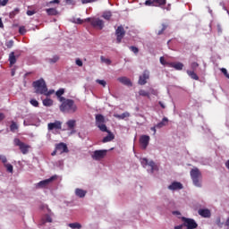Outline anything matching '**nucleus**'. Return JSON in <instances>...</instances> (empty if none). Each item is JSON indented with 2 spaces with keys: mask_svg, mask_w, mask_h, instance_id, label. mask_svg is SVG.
Returning a JSON list of instances; mask_svg holds the SVG:
<instances>
[{
  "mask_svg": "<svg viewBox=\"0 0 229 229\" xmlns=\"http://www.w3.org/2000/svg\"><path fill=\"white\" fill-rule=\"evenodd\" d=\"M61 105L59 106L60 112L63 114H76L78 112V106L74 100L71 98H61Z\"/></svg>",
  "mask_w": 229,
  "mask_h": 229,
  "instance_id": "obj_1",
  "label": "nucleus"
},
{
  "mask_svg": "<svg viewBox=\"0 0 229 229\" xmlns=\"http://www.w3.org/2000/svg\"><path fill=\"white\" fill-rule=\"evenodd\" d=\"M190 174L193 182V185H195V187H201V178H203V175L201 174L199 168L195 167L191 169Z\"/></svg>",
  "mask_w": 229,
  "mask_h": 229,
  "instance_id": "obj_2",
  "label": "nucleus"
},
{
  "mask_svg": "<svg viewBox=\"0 0 229 229\" xmlns=\"http://www.w3.org/2000/svg\"><path fill=\"white\" fill-rule=\"evenodd\" d=\"M32 87L36 94H46V90L47 89V85L46 84V81L43 78L35 81L32 82Z\"/></svg>",
  "mask_w": 229,
  "mask_h": 229,
  "instance_id": "obj_3",
  "label": "nucleus"
},
{
  "mask_svg": "<svg viewBox=\"0 0 229 229\" xmlns=\"http://www.w3.org/2000/svg\"><path fill=\"white\" fill-rule=\"evenodd\" d=\"M14 146H18L22 155H28L30 153V149H31V146L21 141L19 138H15L13 140Z\"/></svg>",
  "mask_w": 229,
  "mask_h": 229,
  "instance_id": "obj_4",
  "label": "nucleus"
},
{
  "mask_svg": "<svg viewBox=\"0 0 229 229\" xmlns=\"http://www.w3.org/2000/svg\"><path fill=\"white\" fill-rule=\"evenodd\" d=\"M85 22H90L92 28H97L98 30H103L105 28V22L99 18H86Z\"/></svg>",
  "mask_w": 229,
  "mask_h": 229,
  "instance_id": "obj_5",
  "label": "nucleus"
},
{
  "mask_svg": "<svg viewBox=\"0 0 229 229\" xmlns=\"http://www.w3.org/2000/svg\"><path fill=\"white\" fill-rule=\"evenodd\" d=\"M96 126L100 130V131H108L106 124H105V116L103 114H96L95 116Z\"/></svg>",
  "mask_w": 229,
  "mask_h": 229,
  "instance_id": "obj_6",
  "label": "nucleus"
},
{
  "mask_svg": "<svg viewBox=\"0 0 229 229\" xmlns=\"http://www.w3.org/2000/svg\"><path fill=\"white\" fill-rule=\"evenodd\" d=\"M145 6H156L164 8L167 4V0H146L144 3Z\"/></svg>",
  "mask_w": 229,
  "mask_h": 229,
  "instance_id": "obj_7",
  "label": "nucleus"
},
{
  "mask_svg": "<svg viewBox=\"0 0 229 229\" xmlns=\"http://www.w3.org/2000/svg\"><path fill=\"white\" fill-rule=\"evenodd\" d=\"M182 221L183 222L182 226H185L186 229H196L198 228V223H196V220L192 218H187L183 216L182 218Z\"/></svg>",
  "mask_w": 229,
  "mask_h": 229,
  "instance_id": "obj_8",
  "label": "nucleus"
},
{
  "mask_svg": "<svg viewBox=\"0 0 229 229\" xmlns=\"http://www.w3.org/2000/svg\"><path fill=\"white\" fill-rule=\"evenodd\" d=\"M140 164L143 165V167H146V165H148L150 167L151 173H155V171H158V165H157L154 161H148V158L143 157L140 159Z\"/></svg>",
  "mask_w": 229,
  "mask_h": 229,
  "instance_id": "obj_9",
  "label": "nucleus"
},
{
  "mask_svg": "<svg viewBox=\"0 0 229 229\" xmlns=\"http://www.w3.org/2000/svg\"><path fill=\"white\" fill-rule=\"evenodd\" d=\"M116 35V43L121 44L123 42V38H124V35H126V30H124V27L122 25L118 26L115 30Z\"/></svg>",
  "mask_w": 229,
  "mask_h": 229,
  "instance_id": "obj_10",
  "label": "nucleus"
},
{
  "mask_svg": "<svg viewBox=\"0 0 229 229\" xmlns=\"http://www.w3.org/2000/svg\"><path fill=\"white\" fill-rule=\"evenodd\" d=\"M107 150H95L92 154L93 160H103L106 157Z\"/></svg>",
  "mask_w": 229,
  "mask_h": 229,
  "instance_id": "obj_11",
  "label": "nucleus"
},
{
  "mask_svg": "<svg viewBox=\"0 0 229 229\" xmlns=\"http://www.w3.org/2000/svg\"><path fill=\"white\" fill-rule=\"evenodd\" d=\"M54 180H56V175H54V176L50 177L49 179L40 181L37 184V188L38 189H44V187H47L51 183V182H54Z\"/></svg>",
  "mask_w": 229,
  "mask_h": 229,
  "instance_id": "obj_12",
  "label": "nucleus"
},
{
  "mask_svg": "<svg viewBox=\"0 0 229 229\" xmlns=\"http://www.w3.org/2000/svg\"><path fill=\"white\" fill-rule=\"evenodd\" d=\"M140 144L142 149H146L148 148V146L149 145V136H148V135L140 136Z\"/></svg>",
  "mask_w": 229,
  "mask_h": 229,
  "instance_id": "obj_13",
  "label": "nucleus"
},
{
  "mask_svg": "<svg viewBox=\"0 0 229 229\" xmlns=\"http://www.w3.org/2000/svg\"><path fill=\"white\" fill-rule=\"evenodd\" d=\"M55 149H56V151L60 152L61 155H62V153H69V148H67V144H65L64 142L56 144Z\"/></svg>",
  "mask_w": 229,
  "mask_h": 229,
  "instance_id": "obj_14",
  "label": "nucleus"
},
{
  "mask_svg": "<svg viewBox=\"0 0 229 229\" xmlns=\"http://www.w3.org/2000/svg\"><path fill=\"white\" fill-rule=\"evenodd\" d=\"M147 80H149V72L144 71L142 75L140 76L139 85H146V83H148Z\"/></svg>",
  "mask_w": 229,
  "mask_h": 229,
  "instance_id": "obj_15",
  "label": "nucleus"
},
{
  "mask_svg": "<svg viewBox=\"0 0 229 229\" xmlns=\"http://www.w3.org/2000/svg\"><path fill=\"white\" fill-rule=\"evenodd\" d=\"M47 128H48L49 131L62 130V122L55 121V123H49L47 124Z\"/></svg>",
  "mask_w": 229,
  "mask_h": 229,
  "instance_id": "obj_16",
  "label": "nucleus"
},
{
  "mask_svg": "<svg viewBox=\"0 0 229 229\" xmlns=\"http://www.w3.org/2000/svg\"><path fill=\"white\" fill-rule=\"evenodd\" d=\"M168 189L170 191H182V189H183V184L179 182H174L168 186Z\"/></svg>",
  "mask_w": 229,
  "mask_h": 229,
  "instance_id": "obj_17",
  "label": "nucleus"
},
{
  "mask_svg": "<svg viewBox=\"0 0 229 229\" xmlns=\"http://www.w3.org/2000/svg\"><path fill=\"white\" fill-rule=\"evenodd\" d=\"M117 81H119L123 85H125L126 87H132L133 86V83H131V81L128 77H119L117 79Z\"/></svg>",
  "mask_w": 229,
  "mask_h": 229,
  "instance_id": "obj_18",
  "label": "nucleus"
},
{
  "mask_svg": "<svg viewBox=\"0 0 229 229\" xmlns=\"http://www.w3.org/2000/svg\"><path fill=\"white\" fill-rule=\"evenodd\" d=\"M66 126H68V130L72 131V133H76L74 128L76 127V120H69L66 122Z\"/></svg>",
  "mask_w": 229,
  "mask_h": 229,
  "instance_id": "obj_19",
  "label": "nucleus"
},
{
  "mask_svg": "<svg viewBox=\"0 0 229 229\" xmlns=\"http://www.w3.org/2000/svg\"><path fill=\"white\" fill-rule=\"evenodd\" d=\"M106 133H108V135L103 138L102 142H104V143L112 142V140H114V139H115V136H114L110 131L107 130V131H106Z\"/></svg>",
  "mask_w": 229,
  "mask_h": 229,
  "instance_id": "obj_20",
  "label": "nucleus"
},
{
  "mask_svg": "<svg viewBox=\"0 0 229 229\" xmlns=\"http://www.w3.org/2000/svg\"><path fill=\"white\" fill-rule=\"evenodd\" d=\"M9 64H10V67L17 64V57H15V52H11L9 54Z\"/></svg>",
  "mask_w": 229,
  "mask_h": 229,
  "instance_id": "obj_21",
  "label": "nucleus"
},
{
  "mask_svg": "<svg viewBox=\"0 0 229 229\" xmlns=\"http://www.w3.org/2000/svg\"><path fill=\"white\" fill-rule=\"evenodd\" d=\"M198 213L201 217H210L212 216L210 209H199Z\"/></svg>",
  "mask_w": 229,
  "mask_h": 229,
  "instance_id": "obj_22",
  "label": "nucleus"
},
{
  "mask_svg": "<svg viewBox=\"0 0 229 229\" xmlns=\"http://www.w3.org/2000/svg\"><path fill=\"white\" fill-rule=\"evenodd\" d=\"M168 123H169V119H167V117H164L160 123L156 124V128H158V129L164 128V126H167Z\"/></svg>",
  "mask_w": 229,
  "mask_h": 229,
  "instance_id": "obj_23",
  "label": "nucleus"
},
{
  "mask_svg": "<svg viewBox=\"0 0 229 229\" xmlns=\"http://www.w3.org/2000/svg\"><path fill=\"white\" fill-rule=\"evenodd\" d=\"M75 194L78 198H85V196H87V191L77 188L75 190Z\"/></svg>",
  "mask_w": 229,
  "mask_h": 229,
  "instance_id": "obj_24",
  "label": "nucleus"
},
{
  "mask_svg": "<svg viewBox=\"0 0 229 229\" xmlns=\"http://www.w3.org/2000/svg\"><path fill=\"white\" fill-rule=\"evenodd\" d=\"M170 67L175 69V71H182L183 69V64L182 63H170Z\"/></svg>",
  "mask_w": 229,
  "mask_h": 229,
  "instance_id": "obj_25",
  "label": "nucleus"
},
{
  "mask_svg": "<svg viewBox=\"0 0 229 229\" xmlns=\"http://www.w3.org/2000/svg\"><path fill=\"white\" fill-rule=\"evenodd\" d=\"M186 72H187L188 76H190V78H191V80H195L196 81H198V80H199V77L198 76L196 72L187 70Z\"/></svg>",
  "mask_w": 229,
  "mask_h": 229,
  "instance_id": "obj_26",
  "label": "nucleus"
},
{
  "mask_svg": "<svg viewBox=\"0 0 229 229\" xmlns=\"http://www.w3.org/2000/svg\"><path fill=\"white\" fill-rule=\"evenodd\" d=\"M103 19L106 21H110L112 19V12L110 11H105L102 14Z\"/></svg>",
  "mask_w": 229,
  "mask_h": 229,
  "instance_id": "obj_27",
  "label": "nucleus"
},
{
  "mask_svg": "<svg viewBox=\"0 0 229 229\" xmlns=\"http://www.w3.org/2000/svg\"><path fill=\"white\" fill-rule=\"evenodd\" d=\"M47 15H58V11L55 8H48L46 10Z\"/></svg>",
  "mask_w": 229,
  "mask_h": 229,
  "instance_id": "obj_28",
  "label": "nucleus"
},
{
  "mask_svg": "<svg viewBox=\"0 0 229 229\" xmlns=\"http://www.w3.org/2000/svg\"><path fill=\"white\" fill-rule=\"evenodd\" d=\"M64 94H65V89H59L56 92H55V96L58 98L59 101L61 98H64L62 96H64Z\"/></svg>",
  "mask_w": 229,
  "mask_h": 229,
  "instance_id": "obj_29",
  "label": "nucleus"
},
{
  "mask_svg": "<svg viewBox=\"0 0 229 229\" xmlns=\"http://www.w3.org/2000/svg\"><path fill=\"white\" fill-rule=\"evenodd\" d=\"M68 226L72 229H81V224L80 223H71L68 225Z\"/></svg>",
  "mask_w": 229,
  "mask_h": 229,
  "instance_id": "obj_30",
  "label": "nucleus"
},
{
  "mask_svg": "<svg viewBox=\"0 0 229 229\" xmlns=\"http://www.w3.org/2000/svg\"><path fill=\"white\" fill-rule=\"evenodd\" d=\"M44 106H53V99L46 98L43 100Z\"/></svg>",
  "mask_w": 229,
  "mask_h": 229,
  "instance_id": "obj_31",
  "label": "nucleus"
},
{
  "mask_svg": "<svg viewBox=\"0 0 229 229\" xmlns=\"http://www.w3.org/2000/svg\"><path fill=\"white\" fill-rule=\"evenodd\" d=\"M139 95L142 96V98H148L149 99V92L148 91H146L144 89H140Z\"/></svg>",
  "mask_w": 229,
  "mask_h": 229,
  "instance_id": "obj_32",
  "label": "nucleus"
},
{
  "mask_svg": "<svg viewBox=\"0 0 229 229\" xmlns=\"http://www.w3.org/2000/svg\"><path fill=\"white\" fill-rule=\"evenodd\" d=\"M60 60V56L58 55H54L52 58L48 59L49 64H56Z\"/></svg>",
  "mask_w": 229,
  "mask_h": 229,
  "instance_id": "obj_33",
  "label": "nucleus"
},
{
  "mask_svg": "<svg viewBox=\"0 0 229 229\" xmlns=\"http://www.w3.org/2000/svg\"><path fill=\"white\" fill-rule=\"evenodd\" d=\"M10 130L13 132H15V131L19 130V126L17 125V123H15V122H12V124L10 125Z\"/></svg>",
  "mask_w": 229,
  "mask_h": 229,
  "instance_id": "obj_34",
  "label": "nucleus"
},
{
  "mask_svg": "<svg viewBox=\"0 0 229 229\" xmlns=\"http://www.w3.org/2000/svg\"><path fill=\"white\" fill-rule=\"evenodd\" d=\"M198 67H199V64L196 63V62H193L191 64V69L190 71H193V72H196Z\"/></svg>",
  "mask_w": 229,
  "mask_h": 229,
  "instance_id": "obj_35",
  "label": "nucleus"
},
{
  "mask_svg": "<svg viewBox=\"0 0 229 229\" xmlns=\"http://www.w3.org/2000/svg\"><path fill=\"white\" fill-rule=\"evenodd\" d=\"M20 10L19 8H15L13 12L10 13L9 17L10 19H13L19 13Z\"/></svg>",
  "mask_w": 229,
  "mask_h": 229,
  "instance_id": "obj_36",
  "label": "nucleus"
},
{
  "mask_svg": "<svg viewBox=\"0 0 229 229\" xmlns=\"http://www.w3.org/2000/svg\"><path fill=\"white\" fill-rule=\"evenodd\" d=\"M167 30V24H162V30H158L157 35H163L164 32Z\"/></svg>",
  "mask_w": 229,
  "mask_h": 229,
  "instance_id": "obj_37",
  "label": "nucleus"
},
{
  "mask_svg": "<svg viewBox=\"0 0 229 229\" xmlns=\"http://www.w3.org/2000/svg\"><path fill=\"white\" fill-rule=\"evenodd\" d=\"M4 167H6L8 173H13V165H12V164H5L4 165Z\"/></svg>",
  "mask_w": 229,
  "mask_h": 229,
  "instance_id": "obj_38",
  "label": "nucleus"
},
{
  "mask_svg": "<svg viewBox=\"0 0 229 229\" xmlns=\"http://www.w3.org/2000/svg\"><path fill=\"white\" fill-rule=\"evenodd\" d=\"M96 82L97 83H98V85H101L102 87H106V81H105V80H99V79H98L97 81H96Z\"/></svg>",
  "mask_w": 229,
  "mask_h": 229,
  "instance_id": "obj_39",
  "label": "nucleus"
},
{
  "mask_svg": "<svg viewBox=\"0 0 229 229\" xmlns=\"http://www.w3.org/2000/svg\"><path fill=\"white\" fill-rule=\"evenodd\" d=\"M100 60L102 62H104V64H106L107 65H110V64H112V61L110 59H108V58H105V56H101Z\"/></svg>",
  "mask_w": 229,
  "mask_h": 229,
  "instance_id": "obj_40",
  "label": "nucleus"
},
{
  "mask_svg": "<svg viewBox=\"0 0 229 229\" xmlns=\"http://www.w3.org/2000/svg\"><path fill=\"white\" fill-rule=\"evenodd\" d=\"M0 160L4 164V165H5L8 162V159L6 158V156H4V155H0Z\"/></svg>",
  "mask_w": 229,
  "mask_h": 229,
  "instance_id": "obj_41",
  "label": "nucleus"
},
{
  "mask_svg": "<svg viewBox=\"0 0 229 229\" xmlns=\"http://www.w3.org/2000/svg\"><path fill=\"white\" fill-rule=\"evenodd\" d=\"M5 46L8 49H12V47H13V40L6 41Z\"/></svg>",
  "mask_w": 229,
  "mask_h": 229,
  "instance_id": "obj_42",
  "label": "nucleus"
},
{
  "mask_svg": "<svg viewBox=\"0 0 229 229\" xmlns=\"http://www.w3.org/2000/svg\"><path fill=\"white\" fill-rule=\"evenodd\" d=\"M126 117H130V113L125 112V113H123V114H120V115H118V118H119V119H126Z\"/></svg>",
  "mask_w": 229,
  "mask_h": 229,
  "instance_id": "obj_43",
  "label": "nucleus"
},
{
  "mask_svg": "<svg viewBox=\"0 0 229 229\" xmlns=\"http://www.w3.org/2000/svg\"><path fill=\"white\" fill-rule=\"evenodd\" d=\"M216 223L219 228H223V225H225L223 222H221V217H217Z\"/></svg>",
  "mask_w": 229,
  "mask_h": 229,
  "instance_id": "obj_44",
  "label": "nucleus"
},
{
  "mask_svg": "<svg viewBox=\"0 0 229 229\" xmlns=\"http://www.w3.org/2000/svg\"><path fill=\"white\" fill-rule=\"evenodd\" d=\"M52 94H55V89H50L49 91L47 90H47L45 93H43L44 96H51Z\"/></svg>",
  "mask_w": 229,
  "mask_h": 229,
  "instance_id": "obj_45",
  "label": "nucleus"
},
{
  "mask_svg": "<svg viewBox=\"0 0 229 229\" xmlns=\"http://www.w3.org/2000/svg\"><path fill=\"white\" fill-rule=\"evenodd\" d=\"M75 64L79 67H83V61H81L80 58L76 59Z\"/></svg>",
  "mask_w": 229,
  "mask_h": 229,
  "instance_id": "obj_46",
  "label": "nucleus"
},
{
  "mask_svg": "<svg viewBox=\"0 0 229 229\" xmlns=\"http://www.w3.org/2000/svg\"><path fill=\"white\" fill-rule=\"evenodd\" d=\"M30 105H32V106H38V101H37V99H30Z\"/></svg>",
  "mask_w": 229,
  "mask_h": 229,
  "instance_id": "obj_47",
  "label": "nucleus"
},
{
  "mask_svg": "<svg viewBox=\"0 0 229 229\" xmlns=\"http://www.w3.org/2000/svg\"><path fill=\"white\" fill-rule=\"evenodd\" d=\"M221 72L225 76V78H229L228 71L225 68L221 69Z\"/></svg>",
  "mask_w": 229,
  "mask_h": 229,
  "instance_id": "obj_48",
  "label": "nucleus"
},
{
  "mask_svg": "<svg viewBox=\"0 0 229 229\" xmlns=\"http://www.w3.org/2000/svg\"><path fill=\"white\" fill-rule=\"evenodd\" d=\"M19 33H20L21 35H24V33H26V28H25L24 26L20 27V29H19Z\"/></svg>",
  "mask_w": 229,
  "mask_h": 229,
  "instance_id": "obj_49",
  "label": "nucleus"
},
{
  "mask_svg": "<svg viewBox=\"0 0 229 229\" xmlns=\"http://www.w3.org/2000/svg\"><path fill=\"white\" fill-rule=\"evenodd\" d=\"M98 0H81L82 4H89V3H96Z\"/></svg>",
  "mask_w": 229,
  "mask_h": 229,
  "instance_id": "obj_50",
  "label": "nucleus"
},
{
  "mask_svg": "<svg viewBox=\"0 0 229 229\" xmlns=\"http://www.w3.org/2000/svg\"><path fill=\"white\" fill-rule=\"evenodd\" d=\"M131 51H132V53H134L135 55H137V53H139V48L136 47H130Z\"/></svg>",
  "mask_w": 229,
  "mask_h": 229,
  "instance_id": "obj_51",
  "label": "nucleus"
},
{
  "mask_svg": "<svg viewBox=\"0 0 229 229\" xmlns=\"http://www.w3.org/2000/svg\"><path fill=\"white\" fill-rule=\"evenodd\" d=\"M148 92H149V96H151V94L153 96H157V90L154 89L153 88H150Z\"/></svg>",
  "mask_w": 229,
  "mask_h": 229,
  "instance_id": "obj_52",
  "label": "nucleus"
},
{
  "mask_svg": "<svg viewBox=\"0 0 229 229\" xmlns=\"http://www.w3.org/2000/svg\"><path fill=\"white\" fill-rule=\"evenodd\" d=\"M10 0H0V6H6Z\"/></svg>",
  "mask_w": 229,
  "mask_h": 229,
  "instance_id": "obj_53",
  "label": "nucleus"
},
{
  "mask_svg": "<svg viewBox=\"0 0 229 229\" xmlns=\"http://www.w3.org/2000/svg\"><path fill=\"white\" fill-rule=\"evenodd\" d=\"M75 22H76V24H83V22H85V20H81V19L79 18V19L76 20Z\"/></svg>",
  "mask_w": 229,
  "mask_h": 229,
  "instance_id": "obj_54",
  "label": "nucleus"
},
{
  "mask_svg": "<svg viewBox=\"0 0 229 229\" xmlns=\"http://www.w3.org/2000/svg\"><path fill=\"white\" fill-rule=\"evenodd\" d=\"M36 12L35 11H27V15L31 16V15H35Z\"/></svg>",
  "mask_w": 229,
  "mask_h": 229,
  "instance_id": "obj_55",
  "label": "nucleus"
},
{
  "mask_svg": "<svg viewBox=\"0 0 229 229\" xmlns=\"http://www.w3.org/2000/svg\"><path fill=\"white\" fill-rule=\"evenodd\" d=\"M60 4V0H52L50 1V4Z\"/></svg>",
  "mask_w": 229,
  "mask_h": 229,
  "instance_id": "obj_56",
  "label": "nucleus"
},
{
  "mask_svg": "<svg viewBox=\"0 0 229 229\" xmlns=\"http://www.w3.org/2000/svg\"><path fill=\"white\" fill-rule=\"evenodd\" d=\"M160 64H162V65H165V60L164 59V57H160Z\"/></svg>",
  "mask_w": 229,
  "mask_h": 229,
  "instance_id": "obj_57",
  "label": "nucleus"
},
{
  "mask_svg": "<svg viewBox=\"0 0 229 229\" xmlns=\"http://www.w3.org/2000/svg\"><path fill=\"white\" fill-rule=\"evenodd\" d=\"M151 131L154 132V135L157 133V125L150 128Z\"/></svg>",
  "mask_w": 229,
  "mask_h": 229,
  "instance_id": "obj_58",
  "label": "nucleus"
},
{
  "mask_svg": "<svg viewBox=\"0 0 229 229\" xmlns=\"http://www.w3.org/2000/svg\"><path fill=\"white\" fill-rule=\"evenodd\" d=\"M11 76H15V68H13L11 71Z\"/></svg>",
  "mask_w": 229,
  "mask_h": 229,
  "instance_id": "obj_59",
  "label": "nucleus"
},
{
  "mask_svg": "<svg viewBox=\"0 0 229 229\" xmlns=\"http://www.w3.org/2000/svg\"><path fill=\"white\" fill-rule=\"evenodd\" d=\"M0 28H4V24L3 23V19L0 18Z\"/></svg>",
  "mask_w": 229,
  "mask_h": 229,
  "instance_id": "obj_60",
  "label": "nucleus"
},
{
  "mask_svg": "<svg viewBox=\"0 0 229 229\" xmlns=\"http://www.w3.org/2000/svg\"><path fill=\"white\" fill-rule=\"evenodd\" d=\"M174 229H183V225H176L175 227H174Z\"/></svg>",
  "mask_w": 229,
  "mask_h": 229,
  "instance_id": "obj_61",
  "label": "nucleus"
},
{
  "mask_svg": "<svg viewBox=\"0 0 229 229\" xmlns=\"http://www.w3.org/2000/svg\"><path fill=\"white\" fill-rule=\"evenodd\" d=\"M4 119V114L3 113H0V121H3Z\"/></svg>",
  "mask_w": 229,
  "mask_h": 229,
  "instance_id": "obj_62",
  "label": "nucleus"
},
{
  "mask_svg": "<svg viewBox=\"0 0 229 229\" xmlns=\"http://www.w3.org/2000/svg\"><path fill=\"white\" fill-rule=\"evenodd\" d=\"M159 105H160L161 108H165V106L162 102H159Z\"/></svg>",
  "mask_w": 229,
  "mask_h": 229,
  "instance_id": "obj_63",
  "label": "nucleus"
},
{
  "mask_svg": "<svg viewBox=\"0 0 229 229\" xmlns=\"http://www.w3.org/2000/svg\"><path fill=\"white\" fill-rule=\"evenodd\" d=\"M225 226H229V217L227 218V220L225 222Z\"/></svg>",
  "mask_w": 229,
  "mask_h": 229,
  "instance_id": "obj_64",
  "label": "nucleus"
}]
</instances>
